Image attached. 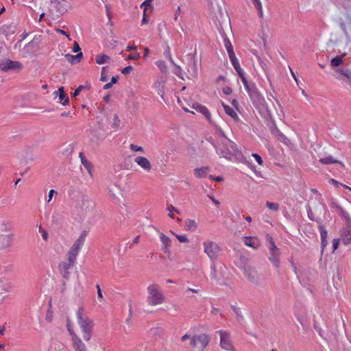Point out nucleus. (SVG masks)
Segmentation results:
<instances>
[{"mask_svg":"<svg viewBox=\"0 0 351 351\" xmlns=\"http://www.w3.org/2000/svg\"><path fill=\"white\" fill-rule=\"evenodd\" d=\"M87 234L86 231L82 232L79 238L74 242L66 254V261L60 263L58 265L59 270L62 277L68 280L70 277L69 269L76 263L82 247L84 245Z\"/></svg>","mask_w":351,"mask_h":351,"instance_id":"nucleus-1","label":"nucleus"},{"mask_svg":"<svg viewBox=\"0 0 351 351\" xmlns=\"http://www.w3.org/2000/svg\"><path fill=\"white\" fill-rule=\"evenodd\" d=\"M244 87L248 94L252 104L256 108V109L258 110L265 109L267 106V102L257 88L256 84L254 82L250 81V82L244 86Z\"/></svg>","mask_w":351,"mask_h":351,"instance_id":"nucleus-2","label":"nucleus"},{"mask_svg":"<svg viewBox=\"0 0 351 351\" xmlns=\"http://www.w3.org/2000/svg\"><path fill=\"white\" fill-rule=\"evenodd\" d=\"M76 315L77 324L82 331L83 339L88 341L92 337L94 322L84 313L83 308L78 309Z\"/></svg>","mask_w":351,"mask_h":351,"instance_id":"nucleus-3","label":"nucleus"},{"mask_svg":"<svg viewBox=\"0 0 351 351\" xmlns=\"http://www.w3.org/2000/svg\"><path fill=\"white\" fill-rule=\"evenodd\" d=\"M147 302L149 305L156 306L163 303L165 298L156 284H152L147 287Z\"/></svg>","mask_w":351,"mask_h":351,"instance_id":"nucleus-4","label":"nucleus"},{"mask_svg":"<svg viewBox=\"0 0 351 351\" xmlns=\"http://www.w3.org/2000/svg\"><path fill=\"white\" fill-rule=\"evenodd\" d=\"M204 252L207 254L212 262L217 259L221 248L219 245L210 240H206L203 242Z\"/></svg>","mask_w":351,"mask_h":351,"instance_id":"nucleus-5","label":"nucleus"},{"mask_svg":"<svg viewBox=\"0 0 351 351\" xmlns=\"http://www.w3.org/2000/svg\"><path fill=\"white\" fill-rule=\"evenodd\" d=\"M210 341L208 336L206 334L195 335L191 339L190 345L197 351H203Z\"/></svg>","mask_w":351,"mask_h":351,"instance_id":"nucleus-6","label":"nucleus"},{"mask_svg":"<svg viewBox=\"0 0 351 351\" xmlns=\"http://www.w3.org/2000/svg\"><path fill=\"white\" fill-rule=\"evenodd\" d=\"M23 68L22 63L19 61L6 60L0 62V69L2 71L8 72L10 70L20 71Z\"/></svg>","mask_w":351,"mask_h":351,"instance_id":"nucleus-7","label":"nucleus"},{"mask_svg":"<svg viewBox=\"0 0 351 351\" xmlns=\"http://www.w3.org/2000/svg\"><path fill=\"white\" fill-rule=\"evenodd\" d=\"M217 332L220 335V346L221 348L228 351H232L233 346L230 339V333L224 330H219Z\"/></svg>","mask_w":351,"mask_h":351,"instance_id":"nucleus-8","label":"nucleus"},{"mask_svg":"<svg viewBox=\"0 0 351 351\" xmlns=\"http://www.w3.org/2000/svg\"><path fill=\"white\" fill-rule=\"evenodd\" d=\"M243 274L246 278L256 286L260 285V278L257 271L251 267H245Z\"/></svg>","mask_w":351,"mask_h":351,"instance_id":"nucleus-9","label":"nucleus"},{"mask_svg":"<svg viewBox=\"0 0 351 351\" xmlns=\"http://www.w3.org/2000/svg\"><path fill=\"white\" fill-rule=\"evenodd\" d=\"M51 5L60 15L67 11L68 2L65 0H51Z\"/></svg>","mask_w":351,"mask_h":351,"instance_id":"nucleus-10","label":"nucleus"},{"mask_svg":"<svg viewBox=\"0 0 351 351\" xmlns=\"http://www.w3.org/2000/svg\"><path fill=\"white\" fill-rule=\"evenodd\" d=\"M228 147L224 148L223 149H221V154L223 157L231 160L232 158L235 155V152L237 151L236 144L230 140H228Z\"/></svg>","mask_w":351,"mask_h":351,"instance_id":"nucleus-11","label":"nucleus"},{"mask_svg":"<svg viewBox=\"0 0 351 351\" xmlns=\"http://www.w3.org/2000/svg\"><path fill=\"white\" fill-rule=\"evenodd\" d=\"M192 108L195 109L197 112L202 114L206 118V119L211 123V114L210 113L208 109L206 106H203L199 104H194L192 106Z\"/></svg>","mask_w":351,"mask_h":351,"instance_id":"nucleus-12","label":"nucleus"},{"mask_svg":"<svg viewBox=\"0 0 351 351\" xmlns=\"http://www.w3.org/2000/svg\"><path fill=\"white\" fill-rule=\"evenodd\" d=\"M71 340L73 341V347L76 351H87L86 345L77 335H73L71 337Z\"/></svg>","mask_w":351,"mask_h":351,"instance_id":"nucleus-13","label":"nucleus"},{"mask_svg":"<svg viewBox=\"0 0 351 351\" xmlns=\"http://www.w3.org/2000/svg\"><path fill=\"white\" fill-rule=\"evenodd\" d=\"M318 229L319 230L320 236H321L322 247V250H324L328 244V241H327L328 232H327L324 225H323L322 223H321V222L319 223Z\"/></svg>","mask_w":351,"mask_h":351,"instance_id":"nucleus-14","label":"nucleus"},{"mask_svg":"<svg viewBox=\"0 0 351 351\" xmlns=\"http://www.w3.org/2000/svg\"><path fill=\"white\" fill-rule=\"evenodd\" d=\"M135 162H136L140 167L146 170L147 171H150L152 169V165L150 162L147 158L143 156H137L135 160Z\"/></svg>","mask_w":351,"mask_h":351,"instance_id":"nucleus-15","label":"nucleus"},{"mask_svg":"<svg viewBox=\"0 0 351 351\" xmlns=\"http://www.w3.org/2000/svg\"><path fill=\"white\" fill-rule=\"evenodd\" d=\"M244 243L247 246L258 249L261 246L259 239L254 237H244Z\"/></svg>","mask_w":351,"mask_h":351,"instance_id":"nucleus-16","label":"nucleus"},{"mask_svg":"<svg viewBox=\"0 0 351 351\" xmlns=\"http://www.w3.org/2000/svg\"><path fill=\"white\" fill-rule=\"evenodd\" d=\"M12 237L10 234L0 236V250H4L11 246Z\"/></svg>","mask_w":351,"mask_h":351,"instance_id":"nucleus-17","label":"nucleus"},{"mask_svg":"<svg viewBox=\"0 0 351 351\" xmlns=\"http://www.w3.org/2000/svg\"><path fill=\"white\" fill-rule=\"evenodd\" d=\"M222 106L224 109L225 112L230 116L235 122H239L240 118L237 115V112L234 111V110L229 106L228 105L226 104L225 103L222 102Z\"/></svg>","mask_w":351,"mask_h":351,"instance_id":"nucleus-18","label":"nucleus"},{"mask_svg":"<svg viewBox=\"0 0 351 351\" xmlns=\"http://www.w3.org/2000/svg\"><path fill=\"white\" fill-rule=\"evenodd\" d=\"M108 193L113 199H117L118 195L121 194V189L117 184L114 183L108 186Z\"/></svg>","mask_w":351,"mask_h":351,"instance_id":"nucleus-19","label":"nucleus"},{"mask_svg":"<svg viewBox=\"0 0 351 351\" xmlns=\"http://www.w3.org/2000/svg\"><path fill=\"white\" fill-rule=\"evenodd\" d=\"M16 30V25L14 23L10 24V25H4L1 27V31L6 36L14 34Z\"/></svg>","mask_w":351,"mask_h":351,"instance_id":"nucleus-20","label":"nucleus"},{"mask_svg":"<svg viewBox=\"0 0 351 351\" xmlns=\"http://www.w3.org/2000/svg\"><path fill=\"white\" fill-rule=\"evenodd\" d=\"M79 157L81 160L82 164L84 165V167L88 171L89 175L92 177L93 176V173H92L93 165H92V164L90 163V162H89L86 159V158L85 157L83 152H80Z\"/></svg>","mask_w":351,"mask_h":351,"instance_id":"nucleus-21","label":"nucleus"},{"mask_svg":"<svg viewBox=\"0 0 351 351\" xmlns=\"http://www.w3.org/2000/svg\"><path fill=\"white\" fill-rule=\"evenodd\" d=\"M60 93L59 94V100L60 102L62 103V105L66 106L69 102V98L67 96V95L64 93V87L61 86L58 88V91H55L54 94L56 95H58V93Z\"/></svg>","mask_w":351,"mask_h":351,"instance_id":"nucleus-22","label":"nucleus"},{"mask_svg":"<svg viewBox=\"0 0 351 351\" xmlns=\"http://www.w3.org/2000/svg\"><path fill=\"white\" fill-rule=\"evenodd\" d=\"M83 57V53L82 51H80L77 55H71L70 53H66L65 55V58L67 61L73 64L79 63Z\"/></svg>","mask_w":351,"mask_h":351,"instance_id":"nucleus-23","label":"nucleus"},{"mask_svg":"<svg viewBox=\"0 0 351 351\" xmlns=\"http://www.w3.org/2000/svg\"><path fill=\"white\" fill-rule=\"evenodd\" d=\"M160 239L162 243V247L165 253L169 252L168 249L171 247V244L170 238L166 236L164 233H160Z\"/></svg>","mask_w":351,"mask_h":351,"instance_id":"nucleus-24","label":"nucleus"},{"mask_svg":"<svg viewBox=\"0 0 351 351\" xmlns=\"http://www.w3.org/2000/svg\"><path fill=\"white\" fill-rule=\"evenodd\" d=\"M319 162L322 164L328 165V164H334V163H338L342 167H344V164L341 162L340 160L335 159L332 156H328L325 158H321L319 160Z\"/></svg>","mask_w":351,"mask_h":351,"instance_id":"nucleus-25","label":"nucleus"},{"mask_svg":"<svg viewBox=\"0 0 351 351\" xmlns=\"http://www.w3.org/2000/svg\"><path fill=\"white\" fill-rule=\"evenodd\" d=\"M280 252H269V260L276 268L280 267Z\"/></svg>","mask_w":351,"mask_h":351,"instance_id":"nucleus-26","label":"nucleus"},{"mask_svg":"<svg viewBox=\"0 0 351 351\" xmlns=\"http://www.w3.org/2000/svg\"><path fill=\"white\" fill-rule=\"evenodd\" d=\"M346 56V53H343L340 56H337L335 58H332L330 60V65L332 67H337L343 63V57Z\"/></svg>","mask_w":351,"mask_h":351,"instance_id":"nucleus-27","label":"nucleus"},{"mask_svg":"<svg viewBox=\"0 0 351 351\" xmlns=\"http://www.w3.org/2000/svg\"><path fill=\"white\" fill-rule=\"evenodd\" d=\"M209 170L208 167H202L199 168H196L195 171V176L197 178H204L206 176L207 173Z\"/></svg>","mask_w":351,"mask_h":351,"instance_id":"nucleus-28","label":"nucleus"},{"mask_svg":"<svg viewBox=\"0 0 351 351\" xmlns=\"http://www.w3.org/2000/svg\"><path fill=\"white\" fill-rule=\"evenodd\" d=\"M110 60V58L106 54H99L95 57L96 63L98 64H103L108 62Z\"/></svg>","mask_w":351,"mask_h":351,"instance_id":"nucleus-29","label":"nucleus"},{"mask_svg":"<svg viewBox=\"0 0 351 351\" xmlns=\"http://www.w3.org/2000/svg\"><path fill=\"white\" fill-rule=\"evenodd\" d=\"M197 226V223L193 219H186L185 221V229L186 230L193 231Z\"/></svg>","mask_w":351,"mask_h":351,"instance_id":"nucleus-30","label":"nucleus"},{"mask_svg":"<svg viewBox=\"0 0 351 351\" xmlns=\"http://www.w3.org/2000/svg\"><path fill=\"white\" fill-rule=\"evenodd\" d=\"M339 213L341 217L346 221V223L348 224V226L349 228H351V218L348 213L344 210L343 208L341 209V210Z\"/></svg>","mask_w":351,"mask_h":351,"instance_id":"nucleus-31","label":"nucleus"},{"mask_svg":"<svg viewBox=\"0 0 351 351\" xmlns=\"http://www.w3.org/2000/svg\"><path fill=\"white\" fill-rule=\"evenodd\" d=\"M231 308L236 314L237 321L238 322L243 321L244 317L242 315L241 308L237 306L236 305H233V304L231 305Z\"/></svg>","mask_w":351,"mask_h":351,"instance_id":"nucleus-32","label":"nucleus"},{"mask_svg":"<svg viewBox=\"0 0 351 351\" xmlns=\"http://www.w3.org/2000/svg\"><path fill=\"white\" fill-rule=\"evenodd\" d=\"M235 70H236L237 73H238V75L241 78V80L243 86H245L249 82H250L251 80H247L243 71L242 70V69L241 67H239V69H235Z\"/></svg>","mask_w":351,"mask_h":351,"instance_id":"nucleus-33","label":"nucleus"},{"mask_svg":"<svg viewBox=\"0 0 351 351\" xmlns=\"http://www.w3.org/2000/svg\"><path fill=\"white\" fill-rule=\"evenodd\" d=\"M252 3L254 5V7L258 10V14L260 18H263V8H262V3L260 0H252Z\"/></svg>","mask_w":351,"mask_h":351,"instance_id":"nucleus-34","label":"nucleus"},{"mask_svg":"<svg viewBox=\"0 0 351 351\" xmlns=\"http://www.w3.org/2000/svg\"><path fill=\"white\" fill-rule=\"evenodd\" d=\"M269 241V252H280V250L277 246L275 245V243L271 236L268 235Z\"/></svg>","mask_w":351,"mask_h":351,"instance_id":"nucleus-35","label":"nucleus"},{"mask_svg":"<svg viewBox=\"0 0 351 351\" xmlns=\"http://www.w3.org/2000/svg\"><path fill=\"white\" fill-rule=\"evenodd\" d=\"M156 64L157 65V66L159 68V69L160 70V71L163 73H165L167 72L168 71V67L165 63V61L163 60H158L156 62Z\"/></svg>","mask_w":351,"mask_h":351,"instance_id":"nucleus-36","label":"nucleus"},{"mask_svg":"<svg viewBox=\"0 0 351 351\" xmlns=\"http://www.w3.org/2000/svg\"><path fill=\"white\" fill-rule=\"evenodd\" d=\"M265 205L271 210L278 211L279 210V204L278 203L267 201L266 202Z\"/></svg>","mask_w":351,"mask_h":351,"instance_id":"nucleus-37","label":"nucleus"},{"mask_svg":"<svg viewBox=\"0 0 351 351\" xmlns=\"http://www.w3.org/2000/svg\"><path fill=\"white\" fill-rule=\"evenodd\" d=\"M210 278L213 280H218V277L217 276V269H216V265L215 264V261L212 262V264L210 265Z\"/></svg>","mask_w":351,"mask_h":351,"instance_id":"nucleus-38","label":"nucleus"},{"mask_svg":"<svg viewBox=\"0 0 351 351\" xmlns=\"http://www.w3.org/2000/svg\"><path fill=\"white\" fill-rule=\"evenodd\" d=\"M74 150V147L72 144L68 145L64 151L62 152V154L66 156H69L72 154Z\"/></svg>","mask_w":351,"mask_h":351,"instance_id":"nucleus-39","label":"nucleus"},{"mask_svg":"<svg viewBox=\"0 0 351 351\" xmlns=\"http://www.w3.org/2000/svg\"><path fill=\"white\" fill-rule=\"evenodd\" d=\"M223 43L228 52L233 50V47L228 38H224Z\"/></svg>","mask_w":351,"mask_h":351,"instance_id":"nucleus-40","label":"nucleus"},{"mask_svg":"<svg viewBox=\"0 0 351 351\" xmlns=\"http://www.w3.org/2000/svg\"><path fill=\"white\" fill-rule=\"evenodd\" d=\"M173 73L177 75L178 77L183 79V77L182 75V69L180 66L175 64L174 69L173 71Z\"/></svg>","mask_w":351,"mask_h":351,"instance_id":"nucleus-41","label":"nucleus"},{"mask_svg":"<svg viewBox=\"0 0 351 351\" xmlns=\"http://www.w3.org/2000/svg\"><path fill=\"white\" fill-rule=\"evenodd\" d=\"M172 233L176 236V237L178 239V241L180 243H186L189 241V239L185 234L180 235V234H176L174 232H172Z\"/></svg>","mask_w":351,"mask_h":351,"instance_id":"nucleus-42","label":"nucleus"},{"mask_svg":"<svg viewBox=\"0 0 351 351\" xmlns=\"http://www.w3.org/2000/svg\"><path fill=\"white\" fill-rule=\"evenodd\" d=\"M84 88H87V89H89L90 88V86L88 85V86H83V85H80L74 91L73 93V96L74 97H76L77 95H79L80 93L84 89Z\"/></svg>","mask_w":351,"mask_h":351,"instance_id":"nucleus-43","label":"nucleus"},{"mask_svg":"<svg viewBox=\"0 0 351 351\" xmlns=\"http://www.w3.org/2000/svg\"><path fill=\"white\" fill-rule=\"evenodd\" d=\"M39 232L41 233L42 237L45 241H47L49 238L48 232L41 226H39Z\"/></svg>","mask_w":351,"mask_h":351,"instance_id":"nucleus-44","label":"nucleus"},{"mask_svg":"<svg viewBox=\"0 0 351 351\" xmlns=\"http://www.w3.org/2000/svg\"><path fill=\"white\" fill-rule=\"evenodd\" d=\"M276 136L281 142L285 143L287 140L286 136L278 130L276 131Z\"/></svg>","mask_w":351,"mask_h":351,"instance_id":"nucleus-45","label":"nucleus"},{"mask_svg":"<svg viewBox=\"0 0 351 351\" xmlns=\"http://www.w3.org/2000/svg\"><path fill=\"white\" fill-rule=\"evenodd\" d=\"M329 182H330V184H332L335 185L337 187H338L339 185H341V186H343L344 188H346V189H348L350 191H351V188L348 187V186H346V185H345V184H341V183H340V182H337V181L336 180H335V179H332V178L330 179Z\"/></svg>","mask_w":351,"mask_h":351,"instance_id":"nucleus-46","label":"nucleus"},{"mask_svg":"<svg viewBox=\"0 0 351 351\" xmlns=\"http://www.w3.org/2000/svg\"><path fill=\"white\" fill-rule=\"evenodd\" d=\"M119 124H120V120L118 117V115L117 114H114L112 127L114 128H117L119 126Z\"/></svg>","mask_w":351,"mask_h":351,"instance_id":"nucleus-47","label":"nucleus"},{"mask_svg":"<svg viewBox=\"0 0 351 351\" xmlns=\"http://www.w3.org/2000/svg\"><path fill=\"white\" fill-rule=\"evenodd\" d=\"M339 26H340L341 29L343 32L344 34L348 36V31L346 29V25L345 22L342 19L339 20Z\"/></svg>","mask_w":351,"mask_h":351,"instance_id":"nucleus-48","label":"nucleus"},{"mask_svg":"<svg viewBox=\"0 0 351 351\" xmlns=\"http://www.w3.org/2000/svg\"><path fill=\"white\" fill-rule=\"evenodd\" d=\"M106 69H107L106 66H104L101 69V77H100V80L101 82H106L108 80V77H107L106 73Z\"/></svg>","mask_w":351,"mask_h":351,"instance_id":"nucleus-49","label":"nucleus"},{"mask_svg":"<svg viewBox=\"0 0 351 351\" xmlns=\"http://www.w3.org/2000/svg\"><path fill=\"white\" fill-rule=\"evenodd\" d=\"M66 328H67V330L69 332V335H71V337H73V335H76L74 330H73L71 324L69 320H67Z\"/></svg>","mask_w":351,"mask_h":351,"instance_id":"nucleus-50","label":"nucleus"},{"mask_svg":"<svg viewBox=\"0 0 351 351\" xmlns=\"http://www.w3.org/2000/svg\"><path fill=\"white\" fill-rule=\"evenodd\" d=\"M130 148L133 152H143V148L134 144H131Z\"/></svg>","mask_w":351,"mask_h":351,"instance_id":"nucleus-51","label":"nucleus"},{"mask_svg":"<svg viewBox=\"0 0 351 351\" xmlns=\"http://www.w3.org/2000/svg\"><path fill=\"white\" fill-rule=\"evenodd\" d=\"M252 156L255 158L256 161L258 163V165H263V161L260 155H258V154H252Z\"/></svg>","mask_w":351,"mask_h":351,"instance_id":"nucleus-52","label":"nucleus"},{"mask_svg":"<svg viewBox=\"0 0 351 351\" xmlns=\"http://www.w3.org/2000/svg\"><path fill=\"white\" fill-rule=\"evenodd\" d=\"M331 206H332V208H335L338 212H339V211L341 210V209H342V208H342L341 206H340L339 205V204H338L336 201H335V200H333V201L331 202Z\"/></svg>","mask_w":351,"mask_h":351,"instance_id":"nucleus-53","label":"nucleus"},{"mask_svg":"<svg viewBox=\"0 0 351 351\" xmlns=\"http://www.w3.org/2000/svg\"><path fill=\"white\" fill-rule=\"evenodd\" d=\"M73 51L74 53H80V51H81V48L79 45V44L75 41L74 43H73Z\"/></svg>","mask_w":351,"mask_h":351,"instance_id":"nucleus-54","label":"nucleus"},{"mask_svg":"<svg viewBox=\"0 0 351 351\" xmlns=\"http://www.w3.org/2000/svg\"><path fill=\"white\" fill-rule=\"evenodd\" d=\"M222 91L225 95H230L232 92V90L230 86H226L223 87Z\"/></svg>","mask_w":351,"mask_h":351,"instance_id":"nucleus-55","label":"nucleus"},{"mask_svg":"<svg viewBox=\"0 0 351 351\" xmlns=\"http://www.w3.org/2000/svg\"><path fill=\"white\" fill-rule=\"evenodd\" d=\"M133 70V67L132 66H128L125 68H123L121 71V73L123 74V75H127L128 74L130 71H132Z\"/></svg>","mask_w":351,"mask_h":351,"instance_id":"nucleus-56","label":"nucleus"},{"mask_svg":"<svg viewBox=\"0 0 351 351\" xmlns=\"http://www.w3.org/2000/svg\"><path fill=\"white\" fill-rule=\"evenodd\" d=\"M54 194H57V191H55L54 189H51L49 192L48 199L47 200L48 203H49L51 201Z\"/></svg>","mask_w":351,"mask_h":351,"instance_id":"nucleus-57","label":"nucleus"},{"mask_svg":"<svg viewBox=\"0 0 351 351\" xmlns=\"http://www.w3.org/2000/svg\"><path fill=\"white\" fill-rule=\"evenodd\" d=\"M228 53L229 58H230V60L231 62H233V61H234V62H235V60H238V59L237 58L236 56H235V53H234V50H232V51H231L228 52Z\"/></svg>","mask_w":351,"mask_h":351,"instance_id":"nucleus-58","label":"nucleus"},{"mask_svg":"<svg viewBox=\"0 0 351 351\" xmlns=\"http://www.w3.org/2000/svg\"><path fill=\"white\" fill-rule=\"evenodd\" d=\"M228 53L229 58H230V60L231 62H233V61H234V62H235V60H238V59L237 58L236 56H235V53H234V50H232V51H231L228 52Z\"/></svg>","mask_w":351,"mask_h":351,"instance_id":"nucleus-59","label":"nucleus"},{"mask_svg":"<svg viewBox=\"0 0 351 351\" xmlns=\"http://www.w3.org/2000/svg\"><path fill=\"white\" fill-rule=\"evenodd\" d=\"M343 75L348 80L349 84H351V70L346 69V71H345Z\"/></svg>","mask_w":351,"mask_h":351,"instance_id":"nucleus-60","label":"nucleus"},{"mask_svg":"<svg viewBox=\"0 0 351 351\" xmlns=\"http://www.w3.org/2000/svg\"><path fill=\"white\" fill-rule=\"evenodd\" d=\"M167 209L170 213L175 211L176 213L180 214V211L177 208H176L173 205H168Z\"/></svg>","mask_w":351,"mask_h":351,"instance_id":"nucleus-61","label":"nucleus"},{"mask_svg":"<svg viewBox=\"0 0 351 351\" xmlns=\"http://www.w3.org/2000/svg\"><path fill=\"white\" fill-rule=\"evenodd\" d=\"M314 328L317 331L318 334L321 336V337H323V334H322V330L321 329V328L319 326H317L316 322H314Z\"/></svg>","mask_w":351,"mask_h":351,"instance_id":"nucleus-62","label":"nucleus"},{"mask_svg":"<svg viewBox=\"0 0 351 351\" xmlns=\"http://www.w3.org/2000/svg\"><path fill=\"white\" fill-rule=\"evenodd\" d=\"M164 56L167 58H171V53L169 46H167V48L165 49L164 51Z\"/></svg>","mask_w":351,"mask_h":351,"instance_id":"nucleus-63","label":"nucleus"},{"mask_svg":"<svg viewBox=\"0 0 351 351\" xmlns=\"http://www.w3.org/2000/svg\"><path fill=\"white\" fill-rule=\"evenodd\" d=\"M339 239H333L332 241V247H333V250H336L338 247H339Z\"/></svg>","mask_w":351,"mask_h":351,"instance_id":"nucleus-64","label":"nucleus"}]
</instances>
